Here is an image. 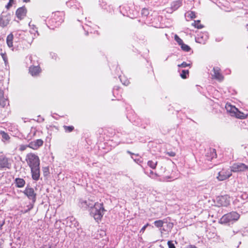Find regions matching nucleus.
<instances>
[{
  "label": "nucleus",
  "instance_id": "1",
  "mask_svg": "<svg viewBox=\"0 0 248 248\" xmlns=\"http://www.w3.org/2000/svg\"><path fill=\"white\" fill-rule=\"evenodd\" d=\"M65 13L62 11H56L52 13L48 20L49 24L54 27H57L61 25L64 20Z\"/></svg>",
  "mask_w": 248,
  "mask_h": 248
},
{
  "label": "nucleus",
  "instance_id": "2",
  "mask_svg": "<svg viewBox=\"0 0 248 248\" xmlns=\"http://www.w3.org/2000/svg\"><path fill=\"white\" fill-rule=\"evenodd\" d=\"M105 211L103 203L95 202L90 210V214L98 222L101 219Z\"/></svg>",
  "mask_w": 248,
  "mask_h": 248
},
{
  "label": "nucleus",
  "instance_id": "3",
  "mask_svg": "<svg viewBox=\"0 0 248 248\" xmlns=\"http://www.w3.org/2000/svg\"><path fill=\"white\" fill-rule=\"evenodd\" d=\"M227 111L230 113L232 116H235L239 119H245L247 115L244 113L240 111L235 106L227 103L225 106Z\"/></svg>",
  "mask_w": 248,
  "mask_h": 248
},
{
  "label": "nucleus",
  "instance_id": "4",
  "mask_svg": "<svg viewBox=\"0 0 248 248\" xmlns=\"http://www.w3.org/2000/svg\"><path fill=\"white\" fill-rule=\"evenodd\" d=\"M26 160L30 168L40 166L39 158L34 154L30 153L28 154Z\"/></svg>",
  "mask_w": 248,
  "mask_h": 248
},
{
  "label": "nucleus",
  "instance_id": "5",
  "mask_svg": "<svg viewBox=\"0 0 248 248\" xmlns=\"http://www.w3.org/2000/svg\"><path fill=\"white\" fill-rule=\"evenodd\" d=\"M239 218V215L235 212H232L224 215L220 219L222 223H226L232 221H236Z\"/></svg>",
  "mask_w": 248,
  "mask_h": 248
},
{
  "label": "nucleus",
  "instance_id": "6",
  "mask_svg": "<svg viewBox=\"0 0 248 248\" xmlns=\"http://www.w3.org/2000/svg\"><path fill=\"white\" fill-rule=\"evenodd\" d=\"M23 193L28 198V199L32 202H35L36 200V194L33 188L27 186Z\"/></svg>",
  "mask_w": 248,
  "mask_h": 248
},
{
  "label": "nucleus",
  "instance_id": "7",
  "mask_svg": "<svg viewBox=\"0 0 248 248\" xmlns=\"http://www.w3.org/2000/svg\"><path fill=\"white\" fill-rule=\"evenodd\" d=\"M11 168L10 160L3 155L0 156V170Z\"/></svg>",
  "mask_w": 248,
  "mask_h": 248
},
{
  "label": "nucleus",
  "instance_id": "8",
  "mask_svg": "<svg viewBox=\"0 0 248 248\" xmlns=\"http://www.w3.org/2000/svg\"><path fill=\"white\" fill-rule=\"evenodd\" d=\"M216 201L218 206L226 207L230 202V197L227 195L217 197Z\"/></svg>",
  "mask_w": 248,
  "mask_h": 248
},
{
  "label": "nucleus",
  "instance_id": "9",
  "mask_svg": "<svg viewBox=\"0 0 248 248\" xmlns=\"http://www.w3.org/2000/svg\"><path fill=\"white\" fill-rule=\"evenodd\" d=\"M232 172L231 169H222L218 172L217 178L219 181L225 180L232 175Z\"/></svg>",
  "mask_w": 248,
  "mask_h": 248
},
{
  "label": "nucleus",
  "instance_id": "10",
  "mask_svg": "<svg viewBox=\"0 0 248 248\" xmlns=\"http://www.w3.org/2000/svg\"><path fill=\"white\" fill-rule=\"evenodd\" d=\"M10 20V14L2 13L0 15V26L2 28L6 27L9 24Z\"/></svg>",
  "mask_w": 248,
  "mask_h": 248
},
{
  "label": "nucleus",
  "instance_id": "11",
  "mask_svg": "<svg viewBox=\"0 0 248 248\" xmlns=\"http://www.w3.org/2000/svg\"><path fill=\"white\" fill-rule=\"evenodd\" d=\"M213 74L211 75L212 78L216 79L219 81H222L224 79V77L221 73L220 68L218 67L213 68Z\"/></svg>",
  "mask_w": 248,
  "mask_h": 248
},
{
  "label": "nucleus",
  "instance_id": "12",
  "mask_svg": "<svg viewBox=\"0 0 248 248\" xmlns=\"http://www.w3.org/2000/svg\"><path fill=\"white\" fill-rule=\"evenodd\" d=\"M248 170V166L244 163H235L231 167V170L233 172L243 171Z\"/></svg>",
  "mask_w": 248,
  "mask_h": 248
},
{
  "label": "nucleus",
  "instance_id": "13",
  "mask_svg": "<svg viewBox=\"0 0 248 248\" xmlns=\"http://www.w3.org/2000/svg\"><path fill=\"white\" fill-rule=\"evenodd\" d=\"M31 177L33 180L36 181L40 179V166L31 168Z\"/></svg>",
  "mask_w": 248,
  "mask_h": 248
},
{
  "label": "nucleus",
  "instance_id": "14",
  "mask_svg": "<svg viewBox=\"0 0 248 248\" xmlns=\"http://www.w3.org/2000/svg\"><path fill=\"white\" fill-rule=\"evenodd\" d=\"M27 9L25 7L23 6L21 7L18 8L16 12V16L17 17L21 20L23 19L26 16L27 14Z\"/></svg>",
  "mask_w": 248,
  "mask_h": 248
},
{
  "label": "nucleus",
  "instance_id": "15",
  "mask_svg": "<svg viewBox=\"0 0 248 248\" xmlns=\"http://www.w3.org/2000/svg\"><path fill=\"white\" fill-rule=\"evenodd\" d=\"M43 141L41 139H38L33 141H31L29 144L28 147L34 150H37L40 147L42 146Z\"/></svg>",
  "mask_w": 248,
  "mask_h": 248
},
{
  "label": "nucleus",
  "instance_id": "16",
  "mask_svg": "<svg viewBox=\"0 0 248 248\" xmlns=\"http://www.w3.org/2000/svg\"><path fill=\"white\" fill-rule=\"evenodd\" d=\"M206 159L211 161L214 158L217 157V153L215 149L210 148L206 153Z\"/></svg>",
  "mask_w": 248,
  "mask_h": 248
},
{
  "label": "nucleus",
  "instance_id": "17",
  "mask_svg": "<svg viewBox=\"0 0 248 248\" xmlns=\"http://www.w3.org/2000/svg\"><path fill=\"white\" fill-rule=\"evenodd\" d=\"M39 133V132L37 131L35 127H32L31 128L30 132L27 135L26 139L30 140H31L33 138L36 136V134Z\"/></svg>",
  "mask_w": 248,
  "mask_h": 248
},
{
  "label": "nucleus",
  "instance_id": "18",
  "mask_svg": "<svg viewBox=\"0 0 248 248\" xmlns=\"http://www.w3.org/2000/svg\"><path fill=\"white\" fill-rule=\"evenodd\" d=\"M40 67L38 66H31L29 68V72L32 76H36L40 72Z\"/></svg>",
  "mask_w": 248,
  "mask_h": 248
},
{
  "label": "nucleus",
  "instance_id": "19",
  "mask_svg": "<svg viewBox=\"0 0 248 248\" xmlns=\"http://www.w3.org/2000/svg\"><path fill=\"white\" fill-rule=\"evenodd\" d=\"M81 204L82 207L90 208V210L92 209L94 204L92 201L90 200L83 201L81 202Z\"/></svg>",
  "mask_w": 248,
  "mask_h": 248
},
{
  "label": "nucleus",
  "instance_id": "20",
  "mask_svg": "<svg viewBox=\"0 0 248 248\" xmlns=\"http://www.w3.org/2000/svg\"><path fill=\"white\" fill-rule=\"evenodd\" d=\"M14 35L12 33H10L6 38V43L9 47L13 46Z\"/></svg>",
  "mask_w": 248,
  "mask_h": 248
},
{
  "label": "nucleus",
  "instance_id": "21",
  "mask_svg": "<svg viewBox=\"0 0 248 248\" xmlns=\"http://www.w3.org/2000/svg\"><path fill=\"white\" fill-rule=\"evenodd\" d=\"M16 186L17 187H23L25 185V181L22 178H16L15 180Z\"/></svg>",
  "mask_w": 248,
  "mask_h": 248
},
{
  "label": "nucleus",
  "instance_id": "22",
  "mask_svg": "<svg viewBox=\"0 0 248 248\" xmlns=\"http://www.w3.org/2000/svg\"><path fill=\"white\" fill-rule=\"evenodd\" d=\"M119 78L123 84L127 86L129 83V80L124 76L118 74Z\"/></svg>",
  "mask_w": 248,
  "mask_h": 248
},
{
  "label": "nucleus",
  "instance_id": "23",
  "mask_svg": "<svg viewBox=\"0 0 248 248\" xmlns=\"http://www.w3.org/2000/svg\"><path fill=\"white\" fill-rule=\"evenodd\" d=\"M144 173L152 179H156L159 177V175L157 173L154 172L151 170H150L149 172H148L147 171H144Z\"/></svg>",
  "mask_w": 248,
  "mask_h": 248
},
{
  "label": "nucleus",
  "instance_id": "24",
  "mask_svg": "<svg viewBox=\"0 0 248 248\" xmlns=\"http://www.w3.org/2000/svg\"><path fill=\"white\" fill-rule=\"evenodd\" d=\"M157 164V161L155 159L149 160L147 162L148 166L152 169H155Z\"/></svg>",
  "mask_w": 248,
  "mask_h": 248
},
{
  "label": "nucleus",
  "instance_id": "25",
  "mask_svg": "<svg viewBox=\"0 0 248 248\" xmlns=\"http://www.w3.org/2000/svg\"><path fill=\"white\" fill-rule=\"evenodd\" d=\"M192 26L198 29H201L204 27L203 25L201 24V20H194L192 23Z\"/></svg>",
  "mask_w": 248,
  "mask_h": 248
},
{
  "label": "nucleus",
  "instance_id": "26",
  "mask_svg": "<svg viewBox=\"0 0 248 248\" xmlns=\"http://www.w3.org/2000/svg\"><path fill=\"white\" fill-rule=\"evenodd\" d=\"M189 72L188 70L183 69L182 70L180 73V76L182 78H186L188 75Z\"/></svg>",
  "mask_w": 248,
  "mask_h": 248
},
{
  "label": "nucleus",
  "instance_id": "27",
  "mask_svg": "<svg viewBox=\"0 0 248 248\" xmlns=\"http://www.w3.org/2000/svg\"><path fill=\"white\" fill-rule=\"evenodd\" d=\"M63 128L66 133H70L73 131L74 129V127L72 125L71 126H66L63 125Z\"/></svg>",
  "mask_w": 248,
  "mask_h": 248
},
{
  "label": "nucleus",
  "instance_id": "28",
  "mask_svg": "<svg viewBox=\"0 0 248 248\" xmlns=\"http://www.w3.org/2000/svg\"><path fill=\"white\" fill-rule=\"evenodd\" d=\"M8 103V101L6 96L0 99V105L1 107H4Z\"/></svg>",
  "mask_w": 248,
  "mask_h": 248
},
{
  "label": "nucleus",
  "instance_id": "29",
  "mask_svg": "<svg viewBox=\"0 0 248 248\" xmlns=\"http://www.w3.org/2000/svg\"><path fill=\"white\" fill-rule=\"evenodd\" d=\"M165 223L164 220H158L154 222V225L157 228H160L163 226V225Z\"/></svg>",
  "mask_w": 248,
  "mask_h": 248
},
{
  "label": "nucleus",
  "instance_id": "30",
  "mask_svg": "<svg viewBox=\"0 0 248 248\" xmlns=\"http://www.w3.org/2000/svg\"><path fill=\"white\" fill-rule=\"evenodd\" d=\"M180 46L182 49L186 52H189L191 49L189 46L184 43H183Z\"/></svg>",
  "mask_w": 248,
  "mask_h": 248
},
{
  "label": "nucleus",
  "instance_id": "31",
  "mask_svg": "<svg viewBox=\"0 0 248 248\" xmlns=\"http://www.w3.org/2000/svg\"><path fill=\"white\" fill-rule=\"evenodd\" d=\"M40 248H55V246H53V244L51 242L43 244Z\"/></svg>",
  "mask_w": 248,
  "mask_h": 248
},
{
  "label": "nucleus",
  "instance_id": "32",
  "mask_svg": "<svg viewBox=\"0 0 248 248\" xmlns=\"http://www.w3.org/2000/svg\"><path fill=\"white\" fill-rule=\"evenodd\" d=\"M0 135L1 136L2 139L7 140L10 139L9 135L4 131H0Z\"/></svg>",
  "mask_w": 248,
  "mask_h": 248
},
{
  "label": "nucleus",
  "instance_id": "33",
  "mask_svg": "<svg viewBox=\"0 0 248 248\" xmlns=\"http://www.w3.org/2000/svg\"><path fill=\"white\" fill-rule=\"evenodd\" d=\"M187 17H189L191 19L196 18L195 13L193 11H189L187 12Z\"/></svg>",
  "mask_w": 248,
  "mask_h": 248
},
{
  "label": "nucleus",
  "instance_id": "34",
  "mask_svg": "<svg viewBox=\"0 0 248 248\" xmlns=\"http://www.w3.org/2000/svg\"><path fill=\"white\" fill-rule=\"evenodd\" d=\"M174 39L180 46L184 43L183 41L177 34L175 35Z\"/></svg>",
  "mask_w": 248,
  "mask_h": 248
},
{
  "label": "nucleus",
  "instance_id": "35",
  "mask_svg": "<svg viewBox=\"0 0 248 248\" xmlns=\"http://www.w3.org/2000/svg\"><path fill=\"white\" fill-rule=\"evenodd\" d=\"M192 63H181L180 64H178V66L179 68H186V67H190Z\"/></svg>",
  "mask_w": 248,
  "mask_h": 248
},
{
  "label": "nucleus",
  "instance_id": "36",
  "mask_svg": "<svg viewBox=\"0 0 248 248\" xmlns=\"http://www.w3.org/2000/svg\"><path fill=\"white\" fill-rule=\"evenodd\" d=\"M131 158L136 163H137L139 165H141V164L143 162V161L141 160L140 158H134L133 156H131Z\"/></svg>",
  "mask_w": 248,
  "mask_h": 248
},
{
  "label": "nucleus",
  "instance_id": "37",
  "mask_svg": "<svg viewBox=\"0 0 248 248\" xmlns=\"http://www.w3.org/2000/svg\"><path fill=\"white\" fill-rule=\"evenodd\" d=\"M141 14L144 16H147L149 14V12L148 9L143 8L141 11Z\"/></svg>",
  "mask_w": 248,
  "mask_h": 248
},
{
  "label": "nucleus",
  "instance_id": "38",
  "mask_svg": "<svg viewBox=\"0 0 248 248\" xmlns=\"http://www.w3.org/2000/svg\"><path fill=\"white\" fill-rule=\"evenodd\" d=\"M14 2V0H9V2L5 6V7L7 9H9L10 8H11Z\"/></svg>",
  "mask_w": 248,
  "mask_h": 248
},
{
  "label": "nucleus",
  "instance_id": "39",
  "mask_svg": "<svg viewBox=\"0 0 248 248\" xmlns=\"http://www.w3.org/2000/svg\"><path fill=\"white\" fill-rule=\"evenodd\" d=\"M34 203L35 202H31L30 203V204L28 205H27V210H28L29 212L33 208Z\"/></svg>",
  "mask_w": 248,
  "mask_h": 248
},
{
  "label": "nucleus",
  "instance_id": "40",
  "mask_svg": "<svg viewBox=\"0 0 248 248\" xmlns=\"http://www.w3.org/2000/svg\"><path fill=\"white\" fill-rule=\"evenodd\" d=\"M166 155H168L170 156L173 157L176 155L175 152L173 151H168L166 153Z\"/></svg>",
  "mask_w": 248,
  "mask_h": 248
},
{
  "label": "nucleus",
  "instance_id": "41",
  "mask_svg": "<svg viewBox=\"0 0 248 248\" xmlns=\"http://www.w3.org/2000/svg\"><path fill=\"white\" fill-rule=\"evenodd\" d=\"M168 245L169 248H176L174 244H173L170 241H169L168 242Z\"/></svg>",
  "mask_w": 248,
  "mask_h": 248
},
{
  "label": "nucleus",
  "instance_id": "42",
  "mask_svg": "<svg viewBox=\"0 0 248 248\" xmlns=\"http://www.w3.org/2000/svg\"><path fill=\"white\" fill-rule=\"evenodd\" d=\"M170 178V176H165L162 179H160V181H169V179Z\"/></svg>",
  "mask_w": 248,
  "mask_h": 248
},
{
  "label": "nucleus",
  "instance_id": "43",
  "mask_svg": "<svg viewBox=\"0 0 248 248\" xmlns=\"http://www.w3.org/2000/svg\"><path fill=\"white\" fill-rule=\"evenodd\" d=\"M43 172L44 175L46 176L48 173V168L47 167H45L43 168Z\"/></svg>",
  "mask_w": 248,
  "mask_h": 248
},
{
  "label": "nucleus",
  "instance_id": "44",
  "mask_svg": "<svg viewBox=\"0 0 248 248\" xmlns=\"http://www.w3.org/2000/svg\"><path fill=\"white\" fill-rule=\"evenodd\" d=\"M1 56L4 62H6L8 61L6 54L2 53Z\"/></svg>",
  "mask_w": 248,
  "mask_h": 248
},
{
  "label": "nucleus",
  "instance_id": "45",
  "mask_svg": "<svg viewBox=\"0 0 248 248\" xmlns=\"http://www.w3.org/2000/svg\"><path fill=\"white\" fill-rule=\"evenodd\" d=\"M4 95V92L2 90H0V99L5 97Z\"/></svg>",
  "mask_w": 248,
  "mask_h": 248
},
{
  "label": "nucleus",
  "instance_id": "46",
  "mask_svg": "<svg viewBox=\"0 0 248 248\" xmlns=\"http://www.w3.org/2000/svg\"><path fill=\"white\" fill-rule=\"evenodd\" d=\"M119 89V87H115L113 89V95H115L116 92L117 90H118Z\"/></svg>",
  "mask_w": 248,
  "mask_h": 248
},
{
  "label": "nucleus",
  "instance_id": "47",
  "mask_svg": "<svg viewBox=\"0 0 248 248\" xmlns=\"http://www.w3.org/2000/svg\"><path fill=\"white\" fill-rule=\"evenodd\" d=\"M5 223V221L4 220L0 221V229H1L2 226Z\"/></svg>",
  "mask_w": 248,
  "mask_h": 248
},
{
  "label": "nucleus",
  "instance_id": "48",
  "mask_svg": "<svg viewBox=\"0 0 248 248\" xmlns=\"http://www.w3.org/2000/svg\"><path fill=\"white\" fill-rule=\"evenodd\" d=\"M127 153L131 155H136V156H138L139 155L138 154H137V155H135L134 154L132 153V152H131L130 151H127Z\"/></svg>",
  "mask_w": 248,
  "mask_h": 248
},
{
  "label": "nucleus",
  "instance_id": "49",
  "mask_svg": "<svg viewBox=\"0 0 248 248\" xmlns=\"http://www.w3.org/2000/svg\"><path fill=\"white\" fill-rule=\"evenodd\" d=\"M29 212V211H28V210L27 209L25 210H21V211H20V212H21V213H22V214H25V213H27V212Z\"/></svg>",
  "mask_w": 248,
  "mask_h": 248
},
{
  "label": "nucleus",
  "instance_id": "50",
  "mask_svg": "<svg viewBox=\"0 0 248 248\" xmlns=\"http://www.w3.org/2000/svg\"><path fill=\"white\" fill-rule=\"evenodd\" d=\"M147 225H148V224H146V225H144V226L142 228V229H141V231H144L145 230V229H146V227L147 226Z\"/></svg>",
  "mask_w": 248,
  "mask_h": 248
},
{
  "label": "nucleus",
  "instance_id": "51",
  "mask_svg": "<svg viewBox=\"0 0 248 248\" xmlns=\"http://www.w3.org/2000/svg\"><path fill=\"white\" fill-rule=\"evenodd\" d=\"M168 226H169L170 228H172L173 227V223H170L169 224Z\"/></svg>",
  "mask_w": 248,
  "mask_h": 248
},
{
  "label": "nucleus",
  "instance_id": "52",
  "mask_svg": "<svg viewBox=\"0 0 248 248\" xmlns=\"http://www.w3.org/2000/svg\"><path fill=\"white\" fill-rule=\"evenodd\" d=\"M197 40H198V42L200 43H202V44H204L205 42H202V41H200L199 40H200V38H197Z\"/></svg>",
  "mask_w": 248,
  "mask_h": 248
},
{
  "label": "nucleus",
  "instance_id": "53",
  "mask_svg": "<svg viewBox=\"0 0 248 248\" xmlns=\"http://www.w3.org/2000/svg\"><path fill=\"white\" fill-rule=\"evenodd\" d=\"M226 74H229L231 73V71H230V70L228 69L226 71Z\"/></svg>",
  "mask_w": 248,
  "mask_h": 248
},
{
  "label": "nucleus",
  "instance_id": "54",
  "mask_svg": "<svg viewBox=\"0 0 248 248\" xmlns=\"http://www.w3.org/2000/svg\"><path fill=\"white\" fill-rule=\"evenodd\" d=\"M23 1L25 2H29L30 1V0H23Z\"/></svg>",
  "mask_w": 248,
  "mask_h": 248
},
{
  "label": "nucleus",
  "instance_id": "55",
  "mask_svg": "<svg viewBox=\"0 0 248 248\" xmlns=\"http://www.w3.org/2000/svg\"><path fill=\"white\" fill-rule=\"evenodd\" d=\"M5 63V66H7V64L8 63Z\"/></svg>",
  "mask_w": 248,
  "mask_h": 248
},
{
  "label": "nucleus",
  "instance_id": "56",
  "mask_svg": "<svg viewBox=\"0 0 248 248\" xmlns=\"http://www.w3.org/2000/svg\"><path fill=\"white\" fill-rule=\"evenodd\" d=\"M247 28L248 29V24L246 25Z\"/></svg>",
  "mask_w": 248,
  "mask_h": 248
},
{
  "label": "nucleus",
  "instance_id": "57",
  "mask_svg": "<svg viewBox=\"0 0 248 248\" xmlns=\"http://www.w3.org/2000/svg\"><path fill=\"white\" fill-rule=\"evenodd\" d=\"M238 247H239V246H238L236 248H238Z\"/></svg>",
  "mask_w": 248,
  "mask_h": 248
}]
</instances>
